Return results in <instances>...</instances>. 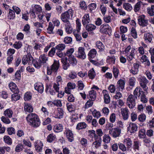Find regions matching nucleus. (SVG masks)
Masks as SVG:
<instances>
[{
  "mask_svg": "<svg viewBox=\"0 0 154 154\" xmlns=\"http://www.w3.org/2000/svg\"><path fill=\"white\" fill-rule=\"evenodd\" d=\"M79 32L77 31H75L73 32V33L76 38V40L77 41H80L82 39V38L79 33Z\"/></svg>",
  "mask_w": 154,
  "mask_h": 154,
  "instance_id": "46",
  "label": "nucleus"
},
{
  "mask_svg": "<svg viewBox=\"0 0 154 154\" xmlns=\"http://www.w3.org/2000/svg\"><path fill=\"white\" fill-rule=\"evenodd\" d=\"M63 129L62 124H57L54 127V129L55 132H58L62 131Z\"/></svg>",
  "mask_w": 154,
  "mask_h": 154,
  "instance_id": "31",
  "label": "nucleus"
},
{
  "mask_svg": "<svg viewBox=\"0 0 154 154\" xmlns=\"http://www.w3.org/2000/svg\"><path fill=\"white\" fill-rule=\"evenodd\" d=\"M140 146V142L137 141H134L133 145V149H134L138 150Z\"/></svg>",
  "mask_w": 154,
  "mask_h": 154,
  "instance_id": "62",
  "label": "nucleus"
},
{
  "mask_svg": "<svg viewBox=\"0 0 154 154\" xmlns=\"http://www.w3.org/2000/svg\"><path fill=\"white\" fill-rule=\"evenodd\" d=\"M9 87L11 91L14 93H18L19 92V90L14 83L10 82L9 84Z\"/></svg>",
  "mask_w": 154,
  "mask_h": 154,
  "instance_id": "19",
  "label": "nucleus"
},
{
  "mask_svg": "<svg viewBox=\"0 0 154 154\" xmlns=\"http://www.w3.org/2000/svg\"><path fill=\"white\" fill-rule=\"evenodd\" d=\"M11 99L13 101H16L20 99V96L18 94V93H14L11 95Z\"/></svg>",
  "mask_w": 154,
  "mask_h": 154,
  "instance_id": "60",
  "label": "nucleus"
},
{
  "mask_svg": "<svg viewBox=\"0 0 154 154\" xmlns=\"http://www.w3.org/2000/svg\"><path fill=\"white\" fill-rule=\"evenodd\" d=\"M32 94L30 92H26L25 94L24 98L26 101H28L30 100L32 97Z\"/></svg>",
  "mask_w": 154,
  "mask_h": 154,
  "instance_id": "55",
  "label": "nucleus"
},
{
  "mask_svg": "<svg viewBox=\"0 0 154 154\" xmlns=\"http://www.w3.org/2000/svg\"><path fill=\"white\" fill-rule=\"evenodd\" d=\"M3 140L5 143L8 145H11L12 143V139L8 136H5L3 137Z\"/></svg>",
  "mask_w": 154,
  "mask_h": 154,
  "instance_id": "33",
  "label": "nucleus"
},
{
  "mask_svg": "<svg viewBox=\"0 0 154 154\" xmlns=\"http://www.w3.org/2000/svg\"><path fill=\"white\" fill-rule=\"evenodd\" d=\"M138 80L139 81L141 87L144 91H146V93H147L148 88L147 87V85L149 82V81L144 76H141L138 78Z\"/></svg>",
  "mask_w": 154,
  "mask_h": 154,
  "instance_id": "3",
  "label": "nucleus"
},
{
  "mask_svg": "<svg viewBox=\"0 0 154 154\" xmlns=\"http://www.w3.org/2000/svg\"><path fill=\"white\" fill-rule=\"evenodd\" d=\"M41 64H44L46 63L48 60V58L46 57L45 54H42L39 57V59Z\"/></svg>",
  "mask_w": 154,
  "mask_h": 154,
  "instance_id": "41",
  "label": "nucleus"
},
{
  "mask_svg": "<svg viewBox=\"0 0 154 154\" xmlns=\"http://www.w3.org/2000/svg\"><path fill=\"white\" fill-rule=\"evenodd\" d=\"M123 8L128 11H130L132 9V7L131 5L128 3H123Z\"/></svg>",
  "mask_w": 154,
  "mask_h": 154,
  "instance_id": "44",
  "label": "nucleus"
},
{
  "mask_svg": "<svg viewBox=\"0 0 154 154\" xmlns=\"http://www.w3.org/2000/svg\"><path fill=\"white\" fill-rule=\"evenodd\" d=\"M33 66L36 68L39 69L41 66L42 64L39 60H33L32 61Z\"/></svg>",
  "mask_w": 154,
  "mask_h": 154,
  "instance_id": "34",
  "label": "nucleus"
},
{
  "mask_svg": "<svg viewBox=\"0 0 154 154\" xmlns=\"http://www.w3.org/2000/svg\"><path fill=\"white\" fill-rule=\"evenodd\" d=\"M22 46L21 42L18 41L16 42L13 45V46L15 48L18 49L20 48Z\"/></svg>",
  "mask_w": 154,
  "mask_h": 154,
  "instance_id": "53",
  "label": "nucleus"
},
{
  "mask_svg": "<svg viewBox=\"0 0 154 154\" xmlns=\"http://www.w3.org/2000/svg\"><path fill=\"white\" fill-rule=\"evenodd\" d=\"M123 142L127 148L128 151L131 150V148L132 146V142L131 139L129 138H127L125 139Z\"/></svg>",
  "mask_w": 154,
  "mask_h": 154,
  "instance_id": "15",
  "label": "nucleus"
},
{
  "mask_svg": "<svg viewBox=\"0 0 154 154\" xmlns=\"http://www.w3.org/2000/svg\"><path fill=\"white\" fill-rule=\"evenodd\" d=\"M35 150L38 152H42L43 149V144L39 140H36L34 143Z\"/></svg>",
  "mask_w": 154,
  "mask_h": 154,
  "instance_id": "7",
  "label": "nucleus"
},
{
  "mask_svg": "<svg viewBox=\"0 0 154 154\" xmlns=\"http://www.w3.org/2000/svg\"><path fill=\"white\" fill-rule=\"evenodd\" d=\"M88 97V98L91 100L92 101L94 100L96 97V92L93 90L89 91Z\"/></svg>",
  "mask_w": 154,
  "mask_h": 154,
  "instance_id": "29",
  "label": "nucleus"
},
{
  "mask_svg": "<svg viewBox=\"0 0 154 154\" xmlns=\"http://www.w3.org/2000/svg\"><path fill=\"white\" fill-rule=\"evenodd\" d=\"M69 63L73 65H75L77 63L76 59L74 56H70L69 57Z\"/></svg>",
  "mask_w": 154,
  "mask_h": 154,
  "instance_id": "49",
  "label": "nucleus"
},
{
  "mask_svg": "<svg viewBox=\"0 0 154 154\" xmlns=\"http://www.w3.org/2000/svg\"><path fill=\"white\" fill-rule=\"evenodd\" d=\"M119 149L122 151L124 152L128 151V149L124 144L120 143L118 144Z\"/></svg>",
  "mask_w": 154,
  "mask_h": 154,
  "instance_id": "50",
  "label": "nucleus"
},
{
  "mask_svg": "<svg viewBox=\"0 0 154 154\" xmlns=\"http://www.w3.org/2000/svg\"><path fill=\"white\" fill-rule=\"evenodd\" d=\"M8 17V18L10 20L13 19L14 18L15 13L12 10L9 9V11Z\"/></svg>",
  "mask_w": 154,
  "mask_h": 154,
  "instance_id": "54",
  "label": "nucleus"
},
{
  "mask_svg": "<svg viewBox=\"0 0 154 154\" xmlns=\"http://www.w3.org/2000/svg\"><path fill=\"white\" fill-rule=\"evenodd\" d=\"M32 8L31 10L33 14H37L38 12H41L42 10L41 7L38 5H32Z\"/></svg>",
  "mask_w": 154,
  "mask_h": 154,
  "instance_id": "24",
  "label": "nucleus"
},
{
  "mask_svg": "<svg viewBox=\"0 0 154 154\" xmlns=\"http://www.w3.org/2000/svg\"><path fill=\"white\" fill-rule=\"evenodd\" d=\"M91 13H92L95 11L97 7V4L95 3H91L88 6Z\"/></svg>",
  "mask_w": 154,
  "mask_h": 154,
  "instance_id": "39",
  "label": "nucleus"
},
{
  "mask_svg": "<svg viewBox=\"0 0 154 154\" xmlns=\"http://www.w3.org/2000/svg\"><path fill=\"white\" fill-rule=\"evenodd\" d=\"M64 134L69 141L72 142L74 140L73 135L72 131L68 128H65Z\"/></svg>",
  "mask_w": 154,
  "mask_h": 154,
  "instance_id": "9",
  "label": "nucleus"
},
{
  "mask_svg": "<svg viewBox=\"0 0 154 154\" xmlns=\"http://www.w3.org/2000/svg\"><path fill=\"white\" fill-rule=\"evenodd\" d=\"M60 64L59 60H54L53 64L51 67V70L54 72H56L59 67Z\"/></svg>",
  "mask_w": 154,
  "mask_h": 154,
  "instance_id": "21",
  "label": "nucleus"
},
{
  "mask_svg": "<svg viewBox=\"0 0 154 154\" xmlns=\"http://www.w3.org/2000/svg\"><path fill=\"white\" fill-rule=\"evenodd\" d=\"M136 81V79L135 78L133 77H131L130 78L128 81L129 84L130 86L133 87Z\"/></svg>",
  "mask_w": 154,
  "mask_h": 154,
  "instance_id": "48",
  "label": "nucleus"
},
{
  "mask_svg": "<svg viewBox=\"0 0 154 154\" xmlns=\"http://www.w3.org/2000/svg\"><path fill=\"white\" fill-rule=\"evenodd\" d=\"M128 128L131 133H134L137 130L138 127L137 124L130 122Z\"/></svg>",
  "mask_w": 154,
  "mask_h": 154,
  "instance_id": "18",
  "label": "nucleus"
},
{
  "mask_svg": "<svg viewBox=\"0 0 154 154\" xmlns=\"http://www.w3.org/2000/svg\"><path fill=\"white\" fill-rule=\"evenodd\" d=\"M131 33L132 37L135 39L137 38V33L135 28L133 27L131 28Z\"/></svg>",
  "mask_w": 154,
  "mask_h": 154,
  "instance_id": "51",
  "label": "nucleus"
},
{
  "mask_svg": "<svg viewBox=\"0 0 154 154\" xmlns=\"http://www.w3.org/2000/svg\"><path fill=\"white\" fill-rule=\"evenodd\" d=\"M121 112L123 118L124 120H127L129 117V110L127 107L122 108Z\"/></svg>",
  "mask_w": 154,
  "mask_h": 154,
  "instance_id": "14",
  "label": "nucleus"
},
{
  "mask_svg": "<svg viewBox=\"0 0 154 154\" xmlns=\"http://www.w3.org/2000/svg\"><path fill=\"white\" fill-rule=\"evenodd\" d=\"M63 112L62 109L58 108L57 109V110L54 112V113L56 118L60 119L63 117Z\"/></svg>",
  "mask_w": 154,
  "mask_h": 154,
  "instance_id": "12",
  "label": "nucleus"
},
{
  "mask_svg": "<svg viewBox=\"0 0 154 154\" xmlns=\"http://www.w3.org/2000/svg\"><path fill=\"white\" fill-rule=\"evenodd\" d=\"M145 130L143 129H140L138 135L140 138H144L146 136Z\"/></svg>",
  "mask_w": 154,
  "mask_h": 154,
  "instance_id": "57",
  "label": "nucleus"
},
{
  "mask_svg": "<svg viewBox=\"0 0 154 154\" xmlns=\"http://www.w3.org/2000/svg\"><path fill=\"white\" fill-rule=\"evenodd\" d=\"M85 29L88 31L94 30L96 28V26L94 24H90L86 25Z\"/></svg>",
  "mask_w": 154,
  "mask_h": 154,
  "instance_id": "37",
  "label": "nucleus"
},
{
  "mask_svg": "<svg viewBox=\"0 0 154 154\" xmlns=\"http://www.w3.org/2000/svg\"><path fill=\"white\" fill-rule=\"evenodd\" d=\"M146 116L144 114H142L139 115L138 117V119L140 122H143L146 119Z\"/></svg>",
  "mask_w": 154,
  "mask_h": 154,
  "instance_id": "59",
  "label": "nucleus"
},
{
  "mask_svg": "<svg viewBox=\"0 0 154 154\" xmlns=\"http://www.w3.org/2000/svg\"><path fill=\"white\" fill-rule=\"evenodd\" d=\"M116 58L114 56H109L106 60L107 63L109 64H114L115 62Z\"/></svg>",
  "mask_w": 154,
  "mask_h": 154,
  "instance_id": "40",
  "label": "nucleus"
},
{
  "mask_svg": "<svg viewBox=\"0 0 154 154\" xmlns=\"http://www.w3.org/2000/svg\"><path fill=\"white\" fill-rule=\"evenodd\" d=\"M96 45L97 48L99 49V51L102 52L104 51L105 46L101 41H97L96 43Z\"/></svg>",
  "mask_w": 154,
  "mask_h": 154,
  "instance_id": "27",
  "label": "nucleus"
},
{
  "mask_svg": "<svg viewBox=\"0 0 154 154\" xmlns=\"http://www.w3.org/2000/svg\"><path fill=\"white\" fill-rule=\"evenodd\" d=\"M111 29V27L108 24H103L100 27V32L103 33H107Z\"/></svg>",
  "mask_w": 154,
  "mask_h": 154,
  "instance_id": "13",
  "label": "nucleus"
},
{
  "mask_svg": "<svg viewBox=\"0 0 154 154\" xmlns=\"http://www.w3.org/2000/svg\"><path fill=\"white\" fill-rule=\"evenodd\" d=\"M73 11L72 9H69L66 11L62 13L60 16V19L62 21L65 23L69 22V20L70 16L72 17Z\"/></svg>",
  "mask_w": 154,
  "mask_h": 154,
  "instance_id": "2",
  "label": "nucleus"
},
{
  "mask_svg": "<svg viewBox=\"0 0 154 154\" xmlns=\"http://www.w3.org/2000/svg\"><path fill=\"white\" fill-rule=\"evenodd\" d=\"M111 140V137L108 134H105L103 137V141L106 143H109Z\"/></svg>",
  "mask_w": 154,
  "mask_h": 154,
  "instance_id": "56",
  "label": "nucleus"
},
{
  "mask_svg": "<svg viewBox=\"0 0 154 154\" xmlns=\"http://www.w3.org/2000/svg\"><path fill=\"white\" fill-rule=\"evenodd\" d=\"M121 131V129L118 128H116L109 130V133L110 134L112 135L113 137H116L119 136Z\"/></svg>",
  "mask_w": 154,
  "mask_h": 154,
  "instance_id": "10",
  "label": "nucleus"
},
{
  "mask_svg": "<svg viewBox=\"0 0 154 154\" xmlns=\"http://www.w3.org/2000/svg\"><path fill=\"white\" fill-rule=\"evenodd\" d=\"M141 89L140 88L137 87L134 91V96L136 98H137V97L140 96L141 94Z\"/></svg>",
  "mask_w": 154,
  "mask_h": 154,
  "instance_id": "43",
  "label": "nucleus"
},
{
  "mask_svg": "<svg viewBox=\"0 0 154 154\" xmlns=\"http://www.w3.org/2000/svg\"><path fill=\"white\" fill-rule=\"evenodd\" d=\"M90 22L89 16L88 14H85L82 18V22L84 26L86 25Z\"/></svg>",
  "mask_w": 154,
  "mask_h": 154,
  "instance_id": "22",
  "label": "nucleus"
},
{
  "mask_svg": "<svg viewBox=\"0 0 154 154\" xmlns=\"http://www.w3.org/2000/svg\"><path fill=\"white\" fill-rule=\"evenodd\" d=\"M56 139V136L53 134H50L47 137L48 142L51 143L54 140Z\"/></svg>",
  "mask_w": 154,
  "mask_h": 154,
  "instance_id": "45",
  "label": "nucleus"
},
{
  "mask_svg": "<svg viewBox=\"0 0 154 154\" xmlns=\"http://www.w3.org/2000/svg\"><path fill=\"white\" fill-rule=\"evenodd\" d=\"M142 3L141 1H139L135 5L134 7V10L135 12H138L140 10Z\"/></svg>",
  "mask_w": 154,
  "mask_h": 154,
  "instance_id": "47",
  "label": "nucleus"
},
{
  "mask_svg": "<svg viewBox=\"0 0 154 154\" xmlns=\"http://www.w3.org/2000/svg\"><path fill=\"white\" fill-rule=\"evenodd\" d=\"M66 47V46L64 44H59L56 46L55 48L59 51L64 50Z\"/></svg>",
  "mask_w": 154,
  "mask_h": 154,
  "instance_id": "61",
  "label": "nucleus"
},
{
  "mask_svg": "<svg viewBox=\"0 0 154 154\" xmlns=\"http://www.w3.org/2000/svg\"><path fill=\"white\" fill-rule=\"evenodd\" d=\"M117 87L119 91H122L124 89L125 85V81L122 79L119 80L117 82Z\"/></svg>",
  "mask_w": 154,
  "mask_h": 154,
  "instance_id": "23",
  "label": "nucleus"
},
{
  "mask_svg": "<svg viewBox=\"0 0 154 154\" xmlns=\"http://www.w3.org/2000/svg\"><path fill=\"white\" fill-rule=\"evenodd\" d=\"M100 8L103 15H105L107 10L106 5H105L103 4L101 5L100 6Z\"/></svg>",
  "mask_w": 154,
  "mask_h": 154,
  "instance_id": "52",
  "label": "nucleus"
},
{
  "mask_svg": "<svg viewBox=\"0 0 154 154\" xmlns=\"http://www.w3.org/2000/svg\"><path fill=\"white\" fill-rule=\"evenodd\" d=\"M131 118L132 122L135 121L137 119V115L134 112H132L131 114Z\"/></svg>",
  "mask_w": 154,
  "mask_h": 154,
  "instance_id": "63",
  "label": "nucleus"
},
{
  "mask_svg": "<svg viewBox=\"0 0 154 154\" xmlns=\"http://www.w3.org/2000/svg\"><path fill=\"white\" fill-rule=\"evenodd\" d=\"M33 57L30 54H28L24 56L22 59V63L23 65L27 64L29 65L33 60Z\"/></svg>",
  "mask_w": 154,
  "mask_h": 154,
  "instance_id": "8",
  "label": "nucleus"
},
{
  "mask_svg": "<svg viewBox=\"0 0 154 154\" xmlns=\"http://www.w3.org/2000/svg\"><path fill=\"white\" fill-rule=\"evenodd\" d=\"M103 93L104 96V103L108 104L110 102V98L107 91L105 90L103 91Z\"/></svg>",
  "mask_w": 154,
  "mask_h": 154,
  "instance_id": "25",
  "label": "nucleus"
},
{
  "mask_svg": "<svg viewBox=\"0 0 154 154\" xmlns=\"http://www.w3.org/2000/svg\"><path fill=\"white\" fill-rule=\"evenodd\" d=\"M137 98L132 94L130 95L128 97L126 104L130 109H133L135 106Z\"/></svg>",
  "mask_w": 154,
  "mask_h": 154,
  "instance_id": "4",
  "label": "nucleus"
},
{
  "mask_svg": "<svg viewBox=\"0 0 154 154\" xmlns=\"http://www.w3.org/2000/svg\"><path fill=\"white\" fill-rule=\"evenodd\" d=\"M96 75V74L93 68L90 70L88 72V76L89 78L91 79H94Z\"/></svg>",
  "mask_w": 154,
  "mask_h": 154,
  "instance_id": "42",
  "label": "nucleus"
},
{
  "mask_svg": "<svg viewBox=\"0 0 154 154\" xmlns=\"http://www.w3.org/2000/svg\"><path fill=\"white\" fill-rule=\"evenodd\" d=\"M76 57L82 60H84L86 58V56L85 51V49L82 47H79L77 51L75 54Z\"/></svg>",
  "mask_w": 154,
  "mask_h": 154,
  "instance_id": "5",
  "label": "nucleus"
},
{
  "mask_svg": "<svg viewBox=\"0 0 154 154\" xmlns=\"http://www.w3.org/2000/svg\"><path fill=\"white\" fill-rule=\"evenodd\" d=\"M26 119L29 124L33 127L37 128L40 125L39 117L35 113H29L27 116Z\"/></svg>",
  "mask_w": 154,
  "mask_h": 154,
  "instance_id": "1",
  "label": "nucleus"
},
{
  "mask_svg": "<svg viewBox=\"0 0 154 154\" xmlns=\"http://www.w3.org/2000/svg\"><path fill=\"white\" fill-rule=\"evenodd\" d=\"M87 126V124L84 122H82L78 123L76 127L77 130H81L86 128Z\"/></svg>",
  "mask_w": 154,
  "mask_h": 154,
  "instance_id": "30",
  "label": "nucleus"
},
{
  "mask_svg": "<svg viewBox=\"0 0 154 154\" xmlns=\"http://www.w3.org/2000/svg\"><path fill=\"white\" fill-rule=\"evenodd\" d=\"M135 50L134 48H132L131 51H130V52L127 54L126 55L127 59L129 61L132 60L134 58L135 54Z\"/></svg>",
  "mask_w": 154,
  "mask_h": 154,
  "instance_id": "20",
  "label": "nucleus"
},
{
  "mask_svg": "<svg viewBox=\"0 0 154 154\" xmlns=\"http://www.w3.org/2000/svg\"><path fill=\"white\" fill-rule=\"evenodd\" d=\"M112 71L114 77L116 79L117 78L119 74V70L118 68L115 66H113Z\"/></svg>",
  "mask_w": 154,
  "mask_h": 154,
  "instance_id": "38",
  "label": "nucleus"
},
{
  "mask_svg": "<svg viewBox=\"0 0 154 154\" xmlns=\"http://www.w3.org/2000/svg\"><path fill=\"white\" fill-rule=\"evenodd\" d=\"M34 88L35 90L40 93H42L43 91V85L41 82H38L35 83L34 85Z\"/></svg>",
  "mask_w": 154,
  "mask_h": 154,
  "instance_id": "17",
  "label": "nucleus"
},
{
  "mask_svg": "<svg viewBox=\"0 0 154 154\" xmlns=\"http://www.w3.org/2000/svg\"><path fill=\"white\" fill-rule=\"evenodd\" d=\"M92 114L94 118H98L100 117L101 115L99 111H97L96 110H94L92 112Z\"/></svg>",
  "mask_w": 154,
  "mask_h": 154,
  "instance_id": "64",
  "label": "nucleus"
},
{
  "mask_svg": "<svg viewBox=\"0 0 154 154\" xmlns=\"http://www.w3.org/2000/svg\"><path fill=\"white\" fill-rule=\"evenodd\" d=\"M139 64L135 63L133 64V66L130 69V72L133 75H136L138 74L139 72Z\"/></svg>",
  "mask_w": 154,
  "mask_h": 154,
  "instance_id": "11",
  "label": "nucleus"
},
{
  "mask_svg": "<svg viewBox=\"0 0 154 154\" xmlns=\"http://www.w3.org/2000/svg\"><path fill=\"white\" fill-rule=\"evenodd\" d=\"M13 112L12 110L10 109H6L4 112V114L5 116L10 118L12 116Z\"/></svg>",
  "mask_w": 154,
  "mask_h": 154,
  "instance_id": "35",
  "label": "nucleus"
},
{
  "mask_svg": "<svg viewBox=\"0 0 154 154\" xmlns=\"http://www.w3.org/2000/svg\"><path fill=\"white\" fill-rule=\"evenodd\" d=\"M138 22L139 24L143 27H145L148 25V20L146 19L145 16L144 15H142L138 17Z\"/></svg>",
  "mask_w": 154,
  "mask_h": 154,
  "instance_id": "6",
  "label": "nucleus"
},
{
  "mask_svg": "<svg viewBox=\"0 0 154 154\" xmlns=\"http://www.w3.org/2000/svg\"><path fill=\"white\" fill-rule=\"evenodd\" d=\"M24 110L25 112H31L33 111V108L31 105L27 103H24Z\"/></svg>",
  "mask_w": 154,
  "mask_h": 154,
  "instance_id": "26",
  "label": "nucleus"
},
{
  "mask_svg": "<svg viewBox=\"0 0 154 154\" xmlns=\"http://www.w3.org/2000/svg\"><path fill=\"white\" fill-rule=\"evenodd\" d=\"M147 11L150 16H154V5H152L150 8H148Z\"/></svg>",
  "mask_w": 154,
  "mask_h": 154,
  "instance_id": "36",
  "label": "nucleus"
},
{
  "mask_svg": "<svg viewBox=\"0 0 154 154\" xmlns=\"http://www.w3.org/2000/svg\"><path fill=\"white\" fill-rule=\"evenodd\" d=\"M97 52L96 50L94 48L91 49L89 52L88 56L89 58H93L96 56Z\"/></svg>",
  "mask_w": 154,
  "mask_h": 154,
  "instance_id": "32",
  "label": "nucleus"
},
{
  "mask_svg": "<svg viewBox=\"0 0 154 154\" xmlns=\"http://www.w3.org/2000/svg\"><path fill=\"white\" fill-rule=\"evenodd\" d=\"M80 7L81 8L84 10H86L87 9V6L85 2L82 1L80 2L79 3Z\"/></svg>",
  "mask_w": 154,
  "mask_h": 154,
  "instance_id": "58",
  "label": "nucleus"
},
{
  "mask_svg": "<svg viewBox=\"0 0 154 154\" xmlns=\"http://www.w3.org/2000/svg\"><path fill=\"white\" fill-rule=\"evenodd\" d=\"M152 38V35L149 33H146L144 34L143 39L146 43H151Z\"/></svg>",
  "mask_w": 154,
  "mask_h": 154,
  "instance_id": "16",
  "label": "nucleus"
},
{
  "mask_svg": "<svg viewBox=\"0 0 154 154\" xmlns=\"http://www.w3.org/2000/svg\"><path fill=\"white\" fill-rule=\"evenodd\" d=\"M65 26V28L66 32L68 34L71 33L72 32V28L70 22L66 23Z\"/></svg>",
  "mask_w": 154,
  "mask_h": 154,
  "instance_id": "28",
  "label": "nucleus"
}]
</instances>
